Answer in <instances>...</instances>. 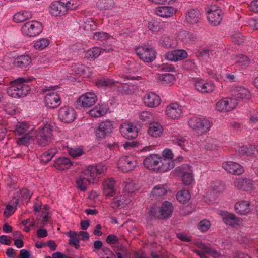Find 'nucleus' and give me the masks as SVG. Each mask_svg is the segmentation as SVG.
<instances>
[{"label": "nucleus", "instance_id": "obj_1", "mask_svg": "<svg viewBox=\"0 0 258 258\" xmlns=\"http://www.w3.org/2000/svg\"><path fill=\"white\" fill-rule=\"evenodd\" d=\"M14 132L16 135H24L17 140L18 145L28 146L34 143L36 136V130L31 122H18L14 127Z\"/></svg>", "mask_w": 258, "mask_h": 258}, {"label": "nucleus", "instance_id": "obj_2", "mask_svg": "<svg viewBox=\"0 0 258 258\" xmlns=\"http://www.w3.org/2000/svg\"><path fill=\"white\" fill-rule=\"evenodd\" d=\"M107 166L103 163L89 165L81 172L82 176L87 179V181L95 184L99 181L102 176L106 172Z\"/></svg>", "mask_w": 258, "mask_h": 258}, {"label": "nucleus", "instance_id": "obj_3", "mask_svg": "<svg viewBox=\"0 0 258 258\" xmlns=\"http://www.w3.org/2000/svg\"><path fill=\"white\" fill-rule=\"evenodd\" d=\"M27 80L19 78L10 82V86L7 89L8 94L12 97L18 98L26 96L30 90L26 84Z\"/></svg>", "mask_w": 258, "mask_h": 258}, {"label": "nucleus", "instance_id": "obj_4", "mask_svg": "<svg viewBox=\"0 0 258 258\" xmlns=\"http://www.w3.org/2000/svg\"><path fill=\"white\" fill-rule=\"evenodd\" d=\"M120 78L123 79V81L118 80V81H114L113 79L103 78L100 79H98L96 81V85L98 88H104V89H108V88H114L116 86L117 83L122 84L123 90L122 91L123 93L126 94L130 93L131 91L128 88V85L126 83H124V81L126 80L133 79L134 77H130L129 76H124L121 75L120 76Z\"/></svg>", "mask_w": 258, "mask_h": 258}, {"label": "nucleus", "instance_id": "obj_5", "mask_svg": "<svg viewBox=\"0 0 258 258\" xmlns=\"http://www.w3.org/2000/svg\"><path fill=\"white\" fill-rule=\"evenodd\" d=\"M188 125L196 134L202 135L210 130L212 124L208 119L195 116L189 119Z\"/></svg>", "mask_w": 258, "mask_h": 258}, {"label": "nucleus", "instance_id": "obj_6", "mask_svg": "<svg viewBox=\"0 0 258 258\" xmlns=\"http://www.w3.org/2000/svg\"><path fill=\"white\" fill-rule=\"evenodd\" d=\"M53 127L52 123L46 121L40 127L38 133L36 131V138H37V142L40 146L44 147L49 144Z\"/></svg>", "mask_w": 258, "mask_h": 258}, {"label": "nucleus", "instance_id": "obj_7", "mask_svg": "<svg viewBox=\"0 0 258 258\" xmlns=\"http://www.w3.org/2000/svg\"><path fill=\"white\" fill-rule=\"evenodd\" d=\"M144 166L149 170L156 172H166L167 169L164 167L161 157L157 154L151 155L144 160Z\"/></svg>", "mask_w": 258, "mask_h": 258}, {"label": "nucleus", "instance_id": "obj_8", "mask_svg": "<svg viewBox=\"0 0 258 258\" xmlns=\"http://www.w3.org/2000/svg\"><path fill=\"white\" fill-rule=\"evenodd\" d=\"M43 30L42 24L37 21L25 23L21 28V32L24 35L28 37H35L38 35Z\"/></svg>", "mask_w": 258, "mask_h": 258}, {"label": "nucleus", "instance_id": "obj_9", "mask_svg": "<svg viewBox=\"0 0 258 258\" xmlns=\"http://www.w3.org/2000/svg\"><path fill=\"white\" fill-rule=\"evenodd\" d=\"M113 126V122L109 119L101 121L94 131L96 139L99 141L104 139L112 133Z\"/></svg>", "mask_w": 258, "mask_h": 258}, {"label": "nucleus", "instance_id": "obj_10", "mask_svg": "<svg viewBox=\"0 0 258 258\" xmlns=\"http://www.w3.org/2000/svg\"><path fill=\"white\" fill-rule=\"evenodd\" d=\"M165 114L169 119L176 120L183 116V108L178 103L171 102L166 105Z\"/></svg>", "mask_w": 258, "mask_h": 258}, {"label": "nucleus", "instance_id": "obj_11", "mask_svg": "<svg viewBox=\"0 0 258 258\" xmlns=\"http://www.w3.org/2000/svg\"><path fill=\"white\" fill-rule=\"evenodd\" d=\"M139 57L145 62L153 61L156 58V52L151 47L143 45L139 46L136 50Z\"/></svg>", "mask_w": 258, "mask_h": 258}, {"label": "nucleus", "instance_id": "obj_12", "mask_svg": "<svg viewBox=\"0 0 258 258\" xmlns=\"http://www.w3.org/2000/svg\"><path fill=\"white\" fill-rule=\"evenodd\" d=\"M238 103L236 99L232 98H225L218 101L215 105V109L221 112H229L233 110Z\"/></svg>", "mask_w": 258, "mask_h": 258}, {"label": "nucleus", "instance_id": "obj_13", "mask_svg": "<svg viewBox=\"0 0 258 258\" xmlns=\"http://www.w3.org/2000/svg\"><path fill=\"white\" fill-rule=\"evenodd\" d=\"M97 101V97L94 92H88L81 95L77 99L78 105L82 108H89Z\"/></svg>", "mask_w": 258, "mask_h": 258}, {"label": "nucleus", "instance_id": "obj_14", "mask_svg": "<svg viewBox=\"0 0 258 258\" xmlns=\"http://www.w3.org/2000/svg\"><path fill=\"white\" fill-rule=\"evenodd\" d=\"M136 165V160L134 157L130 156L121 157L117 162L118 169L123 172H127L133 170Z\"/></svg>", "mask_w": 258, "mask_h": 258}, {"label": "nucleus", "instance_id": "obj_15", "mask_svg": "<svg viewBox=\"0 0 258 258\" xmlns=\"http://www.w3.org/2000/svg\"><path fill=\"white\" fill-rule=\"evenodd\" d=\"M233 184L238 189L251 192L255 189V184L258 185V179L253 181L249 179L237 178L235 179Z\"/></svg>", "mask_w": 258, "mask_h": 258}, {"label": "nucleus", "instance_id": "obj_16", "mask_svg": "<svg viewBox=\"0 0 258 258\" xmlns=\"http://www.w3.org/2000/svg\"><path fill=\"white\" fill-rule=\"evenodd\" d=\"M120 132L121 135L127 139H133L138 136V130L136 125L132 123L124 122L120 125Z\"/></svg>", "mask_w": 258, "mask_h": 258}, {"label": "nucleus", "instance_id": "obj_17", "mask_svg": "<svg viewBox=\"0 0 258 258\" xmlns=\"http://www.w3.org/2000/svg\"><path fill=\"white\" fill-rule=\"evenodd\" d=\"M225 190L224 185L222 183H215L205 197V201L208 204H211L216 200L217 195L222 193Z\"/></svg>", "mask_w": 258, "mask_h": 258}, {"label": "nucleus", "instance_id": "obj_18", "mask_svg": "<svg viewBox=\"0 0 258 258\" xmlns=\"http://www.w3.org/2000/svg\"><path fill=\"white\" fill-rule=\"evenodd\" d=\"M59 118L65 123H70L76 118V112L74 108L69 106H63L58 112Z\"/></svg>", "mask_w": 258, "mask_h": 258}, {"label": "nucleus", "instance_id": "obj_19", "mask_svg": "<svg viewBox=\"0 0 258 258\" xmlns=\"http://www.w3.org/2000/svg\"><path fill=\"white\" fill-rule=\"evenodd\" d=\"M144 104L148 107L155 108L158 106L161 103V99L159 95L153 92L145 94L143 98Z\"/></svg>", "mask_w": 258, "mask_h": 258}, {"label": "nucleus", "instance_id": "obj_20", "mask_svg": "<svg viewBox=\"0 0 258 258\" xmlns=\"http://www.w3.org/2000/svg\"><path fill=\"white\" fill-rule=\"evenodd\" d=\"M194 86L196 90L203 93H211L215 88V85L213 82L203 79L196 80Z\"/></svg>", "mask_w": 258, "mask_h": 258}, {"label": "nucleus", "instance_id": "obj_21", "mask_svg": "<svg viewBox=\"0 0 258 258\" xmlns=\"http://www.w3.org/2000/svg\"><path fill=\"white\" fill-rule=\"evenodd\" d=\"M207 18L209 23L213 26H217L221 23L223 16V12L219 9H209L206 12Z\"/></svg>", "mask_w": 258, "mask_h": 258}, {"label": "nucleus", "instance_id": "obj_22", "mask_svg": "<svg viewBox=\"0 0 258 258\" xmlns=\"http://www.w3.org/2000/svg\"><path fill=\"white\" fill-rule=\"evenodd\" d=\"M44 102L48 107L55 108L60 105V97L57 92L50 91L46 93L44 98Z\"/></svg>", "mask_w": 258, "mask_h": 258}, {"label": "nucleus", "instance_id": "obj_23", "mask_svg": "<svg viewBox=\"0 0 258 258\" xmlns=\"http://www.w3.org/2000/svg\"><path fill=\"white\" fill-rule=\"evenodd\" d=\"M165 57L169 61L177 62L186 58L188 53L185 50L176 49L167 52Z\"/></svg>", "mask_w": 258, "mask_h": 258}, {"label": "nucleus", "instance_id": "obj_24", "mask_svg": "<svg viewBox=\"0 0 258 258\" xmlns=\"http://www.w3.org/2000/svg\"><path fill=\"white\" fill-rule=\"evenodd\" d=\"M196 244L198 247L204 250L203 252H201L197 250H194V252L200 256V258H207L205 253L209 254L214 258H220L221 257L220 253L211 249L210 247L205 245L204 244L198 242L196 243Z\"/></svg>", "mask_w": 258, "mask_h": 258}, {"label": "nucleus", "instance_id": "obj_25", "mask_svg": "<svg viewBox=\"0 0 258 258\" xmlns=\"http://www.w3.org/2000/svg\"><path fill=\"white\" fill-rule=\"evenodd\" d=\"M222 168L228 173L233 174H241L244 172L243 167L239 164L233 161H225L222 163Z\"/></svg>", "mask_w": 258, "mask_h": 258}, {"label": "nucleus", "instance_id": "obj_26", "mask_svg": "<svg viewBox=\"0 0 258 258\" xmlns=\"http://www.w3.org/2000/svg\"><path fill=\"white\" fill-rule=\"evenodd\" d=\"M185 22L189 25L198 24L201 19V14L196 9H190L185 14Z\"/></svg>", "mask_w": 258, "mask_h": 258}, {"label": "nucleus", "instance_id": "obj_27", "mask_svg": "<svg viewBox=\"0 0 258 258\" xmlns=\"http://www.w3.org/2000/svg\"><path fill=\"white\" fill-rule=\"evenodd\" d=\"M50 14L53 17H61L66 15L67 12L60 1L52 2L49 7Z\"/></svg>", "mask_w": 258, "mask_h": 258}, {"label": "nucleus", "instance_id": "obj_28", "mask_svg": "<svg viewBox=\"0 0 258 258\" xmlns=\"http://www.w3.org/2000/svg\"><path fill=\"white\" fill-rule=\"evenodd\" d=\"M162 157H161L162 162L167 171L171 170L174 167V163L173 160V154L172 151L169 149H165L162 152Z\"/></svg>", "mask_w": 258, "mask_h": 258}, {"label": "nucleus", "instance_id": "obj_29", "mask_svg": "<svg viewBox=\"0 0 258 258\" xmlns=\"http://www.w3.org/2000/svg\"><path fill=\"white\" fill-rule=\"evenodd\" d=\"M132 201L131 195L128 194H122L117 196L113 199L111 204L112 208H123L129 204Z\"/></svg>", "mask_w": 258, "mask_h": 258}, {"label": "nucleus", "instance_id": "obj_30", "mask_svg": "<svg viewBox=\"0 0 258 258\" xmlns=\"http://www.w3.org/2000/svg\"><path fill=\"white\" fill-rule=\"evenodd\" d=\"M176 10L171 6H158L154 9L156 15L162 18H169L173 16Z\"/></svg>", "mask_w": 258, "mask_h": 258}, {"label": "nucleus", "instance_id": "obj_31", "mask_svg": "<svg viewBox=\"0 0 258 258\" xmlns=\"http://www.w3.org/2000/svg\"><path fill=\"white\" fill-rule=\"evenodd\" d=\"M109 110L106 103H99L89 111V115L93 117H100L105 115Z\"/></svg>", "mask_w": 258, "mask_h": 258}, {"label": "nucleus", "instance_id": "obj_32", "mask_svg": "<svg viewBox=\"0 0 258 258\" xmlns=\"http://www.w3.org/2000/svg\"><path fill=\"white\" fill-rule=\"evenodd\" d=\"M219 215L222 218L223 221L227 225L235 227L240 224V220L233 214L227 211H220Z\"/></svg>", "mask_w": 258, "mask_h": 258}, {"label": "nucleus", "instance_id": "obj_33", "mask_svg": "<svg viewBox=\"0 0 258 258\" xmlns=\"http://www.w3.org/2000/svg\"><path fill=\"white\" fill-rule=\"evenodd\" d=\"M182 181L185 185H189L194 181V172L191 167L186 165L181 170Z\"/></svg>", "mask_w": 258, "mask_h": 258}, {"label": "nucleus", "instance_id": "obj_34", "mask_svg": "<svg viewBox=\"0 0 258 258\" xmlns=\"http://www.w3.org/2000/svg\"><path fill=\"white\" fill-rule=\"evenodd\" d=\"M232 95L239 99H249L251 98V94L249 90L242 86H237L231 90Z\"/></svg>", "mask_w": 258, "mask_h": 258}, {"label": "nucleus", "instance_id": "obj_35", "mask_svg": "<svg viewBox=\"0 0 258 258\" xmlns=\"http://www.w3.org/2000/svg\"><path fill=\"white\" fill-rule=\"evenodd\" d=\"M235 211L239 214L245 215L252 210V206L248 201L241 200L237 202L234 206Z\"/></svg>", "mask_w": 258, "mask_h": 258}, {"label": "nucleus", "instance_id": "obj_36", "mask_svg": "<svg viewBox=\"0 0 258 258\" xmlns=\"http://www.w3.org/2000/svg\"><path fill=\"white\" fill-rule=\"evenodd\" d=\"M163 133V127L158 122H154L149 124L148 129V135L153 138L161 137Z\"/></svg>", "mask_w": 258, "mask_h": 258}, {"label": "nucleus", "instance_id": "obj_37", "mask_svg": "<svg viewBox=\"0 0 258 258\" xmlns=\"http://www.w3.org/2000/svg\"><path fill=\"white\" fill-rule=\"evenodd\" d=\"M72 73L84 77H89L91 75L89 68L80 63H75L71 66Z\"/></svg>", "mask_w": 258, "mask_h": 258}, {"label": "nucleus", "instance_id": "obj_38", "mask_svg": "<svg viewBox=\"0 0 258 258\" xmlns=\"http://www.w3.org/2000/svg\"><path fill=\"white\" fill-rule=\"evenodd\" d=\"M178 39L185 44H190L196 40L195 35L191 32L187 31H182L177 34Z\"/></svg>", "mask_w": 258, "mask_h": 258}, {"label": "nucleus", "instance_id": "obj_39", "mask_svg": "<svg viewBox=\"0 0 258 258\" xmlns=\"http://www.w3.org/2000/svg\"><path fill=\"white\" fill-rule=\"evenodd\" d=\"M73 165L70 159L67 157H59L54 163V167L57 170H63L70 168Z\"/></svg>", "mask_w": 258, "mask_h": 258}, {"label": "nucleus", "instance_id": "obj_40", "mask_svg": "<svg viewBox=\"0 0 258 258\" xmlns=\"http://www.w3.org/2000/svg\"><path fill=\"white\" fill-rule=\"evenodd\" d=\"M173 210L172 204L167 201L164 202L159 208V212L162 219L169 218L171 215Z\"/></svg>", "mask_w": 258, "mask_h": 258}, {"label": "nucleus", "instance_id": "obj_41", "mask_svg": "<svg viewBox=\"0 0 258 258\" xmlns=\"http://www.w3.org/2000/svg\"><path fill=\"white\" fill-rule=\"evenodd\" d=\"M31 61V58L28 55H21L15 59L14 64L17 67L23 68L30 65Z\"/></svg>", "mask_w": 258, "mask_h": 258}, {"label": "nucleus", "instance_id": "obj_42", "mask_svg": "<svg viewBox=\"0 0 258 258\" xmlns=\"http://www.w3.org/2000/svg\"><path fill=\"white\" fill-rule=\"evenodd\" d=\"M114 180L112 179H108L103 183V194L106 196H113L114 194Z\"/></svg>", "mask_w": 258, "mask_h": 258}, {"label": "nucleus", "instance_id": "obj_43", "mask_svg": "<svg viewBox=\"0 0 258 258\" xmlns=\"http://www.w3.org/2000/svg\"><path fill=\"white\" fill-rule=\"evenodd\" d=\"M52 212L49 207L47 205L43 206V210L41 212V217H42V220L40 218H37V221L38 224H40V226H42L47 222L49 218L51 217Z\"/></svg>", "mask_w": 258, "mask_h": 258}, {"label": "nucleus", "instance_id": "obj_44", "mask_svg": "<svg viewBox=\"0 0 258 258\" xmlns=\"http://www.w3.org/2000/svg\"><path fill=\"white\" fill-rule=\"evenodd\" d=\"M18 203V199L14 198L6 205L4 211V215L5 217H9L15 212Z\"/></svg>", "mask_w": 258, "mask_h": 258}, {"label": "nucleus", "instance_id": "obj_45", "mask_svg": "<svg viewBox=\"0 0 258 258\" xmlns=\"http://www.w3.org/2000/svg\"><path fill=\"white\" fill-rule=\"evenodd\" d=\"M172 140L174 144L181 147L185 150H186V147H189L190 145L188 138L185 136L174 137Z\"/></svg>", "mask_w": 258, "mask_h": 258}, {"label": "nucleus", "instance_id": "obj_46", "mask_svg": "<svg viewBox=\"0 0 258 258\" xmlns=\"http://www.w3.org/2000/svg\"><path fill=\"white\" fill-rule=\"evenodd\" d=\"M32 13L30 11H22L18 12L13 16V20L16 23H20L31 17Z\"/></svg>", "mask_w": 258, "mask_h": 258}, {"label": "nucleus", "instance_id": "obj_47", "mask_svg": "<svg viewBox=\"0 0 258 258\" xmlns=\"http://www.w3.org/2000/svg\"><path fill=\"white\" fill-rule=\"evenodd\" d=\"M101 50L99 47H93L87 50L85 54V57L90 60H93L101 54Z\"/></svg>", "mask_w": 258, "mask_h": 258}, {"label": "nucleus", "instance_id": "obj_48", "mask_svg": "<svg viewBox=\"0 0 258 258\" xmlns=\"http://www.w3.org/2000/svg\"><path fill=\"white\" fill-rule=\"evenodd\" d=\"M160 43L164 47L170 48L176 47L178 44V42L172 37L165 36L160 40Z\"/></svg>", "mask_w": 258, "mask_h": 258}, {"label": "nucleus", "instance_id": "obj_49", "mask_svg": "<svg viewBox=\"0 0 258 258\" xmlns=\"http://www.w3.org/2000/svg\"><path fill=\"white\" fill-rule=\"evenodd\" d=\"M114 0H98L96 3V7L100 10H110L114 7Z\"/></svg>", "mask_w": 258, "mask_h": 258}, {"label": "nucleus", "instance_id": "obj_50", "mask_svg": "<svg viewBox=\"0 0 258 258\" xmlns=\"http://www.w3.org/2000/svg\"><path fill=\"white\" fill-rule=\"evenodd\" d=\"M50 44L49 40L47 38H42L34 42L33 46L37 50H42L47 47Z\"/></svg>", "mask_w": 258, "mask_h": 258}, {"label": "nucleus", "instance_id": "obj_51", "mask_svg": "<svg viewBox=\"0 0 258 258\" xmlns=\"http://www.w3.org/2000/svg\"><path fill=\"white\" fill-rule=\"evenodd\" d=\"M57 153V150L55 148L49 149L41 155L40 160L44 163H47L52 159Z\"/></svg>", "mask_w": 258, "mask_h": 258}, {"label": "nucleus", "instance_id": "obj_52", "mask_svg": "<svg viewBox=\"0 0 258 258\" xmlns=\"http://www.w3.org/2000/svg\"><path fill=\"white\" fill-rule=\"evenodd\" d=\"M77 187L82 191H85L88 185L92 184L90 182L87 181V179L84 177L82 176L80 173V176L77 178L76 180Z\"/></svg>", "mask_w": 258, "mask_h": 258}, {"label": "nucleus", "instance_id": "obj_53", "mask_svg": "<svg viewBox=\"0 0 258 258\" xmlns=\"http://www.w3.org/2000/svg\"><path fill=\"white\" fill-rule=\"evenodd\" d=\"M61 4L65 8L66 12H67L69 10H74L79 5V0H60Z\"/></svg>", "mask_w": 258, "mask_h": 258}, {"label": "nucleus", "instance_id": "obj_54", "mask_svg": "<svg viewBox=\"0 0 258 258\" xmlns=\"http://www.w3.org/2000/svg\"><path fill=\"white\" fill-rule=\"evenodd\" d=\"M237 151L239 154L243 155H250L254 154L256 150L255 146L252 145H248L240 147Z\"/></svg>", "mask_w": 258, "mask_h": 258}, {"label": "nucleus", "instance_id": "obj_55", "mask_svg": "<svg viewBox=\"0 0 258 258\" xmlns=\"http://www.w3.org/2000/svg\"><path fill=\"white\" fill-rule=\"evenodd\" d=\"M176 198L180 203H185L189 201L191 195L189 191L183 190L179 191L176 194Z\"/></svg>", "mask_w": 258, "mask_h": 258}, {"label": "nucleus", "instance_id": "obj_56", "mask_svg": "<svg viewBox=\"0 0 258 258\" xmlns=\"http://www.w3.org/2000/svg\"><path fill=\"white\" fill-rule=\"evenodd\" d=\"M82 27L85 30H93L96 28V23L91 18H87L84 20Z\"/></svg>", "mask_w": 258, "mask_h": 258}, {"label": "nucleus", "instance_id": "obj_57", "mask_svg": "<svg viewBox=\"0 0 258 258\" xmlns=\"http://www.w3.org/2000/svg\"><path fill=\"white\" fill-rule=\"evenodd\" d=\"M167 193V190L163 185H158L153 188L152 194L156 197H161Z\"/></svg>", "mask_w": 258, "mask_h": 258}, {"label": "nucleus", "instance_id": "obj_58", "mask_svg": "<svg viewBox=\"0 0 258 258\" xmlns=\"http://www.w3.org/2000/svg\"><path fill=\"white\" fill-rule=\"evenodd\" d=\"M235 59V62L241 66H247L250 63L249 59L246 56L243 55H239L236 56Z\"/></svg>", "mask_w": 258, "mask_h": 258}, {"label": "nucleus", "instance_id": "obj_59", "mask_svg": "<svg viewBox=\"0 0 258 258\" xmlns=\"http://www.w3.org/2000/svg\"><path fill=\"white\" fill-rule=\"evenodd\" d=\"M139 118L143 122L148 123L154 120V116L151 112L143 111L140 113Z\"/></svg>", "mask_w": 258, "mask_h": 258}, {"label": "nucleus", "instance_id": "obj_60", "mask_svg": "<svg viewBox=\"0 0 258 258\" xmlns=\"http://www.w3.org/2000/svg\"><path fill=\"white\" fill-rule=\"evenodd\" d=\"M148 28L150 30L154 33L159 32L162 29L161 24L154 21H151L149 22Z\"/></svg>", "mask_w": 258, "mask_h": 258}, {"label": "nucleus", "instance_id": "obj_61", "mask_svg": "<svg viewBox=\"0 0 258 258\" xmlns=\"http://www.w3.org/2000/svg\"><path fill=\"white\" fill-rule=\"evenodd\" d=\"M159 80L164 84H168L173 82L175 77L173 75L170 73H166L160 76Z\"/></svg>", "mask_w": 258, "mask_h": 258}, {"label": "nucleus", "instance_id": "obj_62", "mask_svg": "<svg viewBox=\"0 0 258 258\" xmlns=\"http://www.w3.org/2000/svg\"><path fill=\"white\" fill-rule=\"evenodd\" d=\"M211 226L210 222L206 219L201 220L198 224V228L203 232L207 231Z\"/></svg>", "mask_w": 258, "mask_h": 258}, {"label": "nucleus", "instance_id": "obj_63", "mask_svg": "<svg viewBox=\"0 0 258 258\" xmlns=\"http://www.w3.org/2000/svg\"><path fill=\"white\" fill-rule=\"evenodd\" d=\"M69 153L71 156L75 158L81 156L83 153V151L81 148H73L69 150Z\"/></svg>", "mask_w": 258, "mask_h": 258}, {"label": "nucleus", "instance_id": "obj_64", "mask_svg": "<svg viewBox=\"0 0 258 258\" xmlns=\"http://www.w3.org/2000/svg\"><path fill=\"white\" fill-rule=\"evenodd\" d=\"M109 37V34L104 32H96L93 35V39L96 40H105Z\"/></svg>", "mask_w": 258, "mask_h": 258}]
</instances>
